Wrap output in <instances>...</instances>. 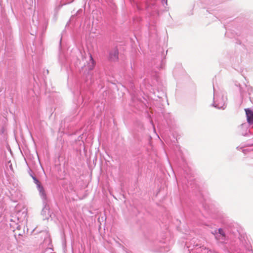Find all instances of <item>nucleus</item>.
I'll return each mask as SVG.
<instances>
[{"label": "nucleus", "instance_id": "f257e3e1", "mask_svg": "<svg viewBox=\"0 0 253 253\" xmlns=\"http://www.w3.org/2000/svg\"><path fill=\"white\" fill-rule=\"evenodd\" d=\"M86 61L87 62V65H84L85 70H92L94 67V61L91 55L88 57V59Z\"/></svg>", "mask_w": 253, "mask_h": 253}, {"label": "nucleus", "instance_id": "f03ea898", "mask_svg": "<svg viewBox=\"0 0 253 253\" xmlns=\"http://www.w3.org/2000/svg\"><path fill=\"white\" fill-rule=\"evenodd\" d=\"M247 121L249 124H253V111L250 109H245Z\"/></svg>", "mask_w": 253, "mask_h": 253}, {"label": "nucleus", "instance_id": "7ed1b4c3", "mask_svg": "<svg viewBox=\"0 0 253 253\" xmlns=\"http://www.w3.org/2000/svg\"><path fill=\"white\" fill-rule=\"evenodd\" d=\"M119 52L117 50H114L110 53L109 58L111 61H115L118 59Z\"/></svg>", "mask_w": 253, "mask_h": 253}, {"label": "nucleus", "instance_id": "20e7f679", "mask_svg": "<svg viewBox=\"0 0 253 253\" xmlns=\"http://www.w3.org/2000/svg\"><path fill=\"white\" fill-rule=\"evenodd\" d=\"M218 233L219 234V236H218V239L223 240L225 237V234L223 231V230L221 228L218 229Z\"/></svg>", "mask_w": 253, "mask_h": 253}, {"label": "nucleus", "instance_id": "39448f33", "mask_svg": "<svg viewBox=\"0 0 253 253\" xmlns=\"http://www.w3.org/2000/svg\"><path fill=\"white\" fill-rule=\"evenodd\" d=\"M33 179L34 180L35 183L37 184V185L38 186V187L39 188L40 191L41 192L42 190H43V188L40 186L39 181L37 179H36L35 177H33Z\"/></svg>", "mask_w": 253, "mask_h": 253}]
</instances>
